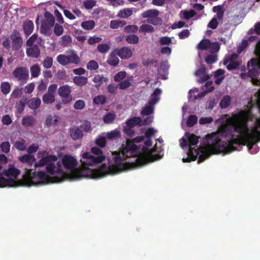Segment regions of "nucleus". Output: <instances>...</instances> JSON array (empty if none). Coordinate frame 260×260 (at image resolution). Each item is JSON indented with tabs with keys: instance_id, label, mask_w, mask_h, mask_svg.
Returning a JSON list of instances; mask_svg holds the SVG:
<instances>
[{
	"instance_id": "1",
	"label": "nucleus",
	"mask_w": 260,
	"mask_h": 260,
	"mask_svg": "<svg viewBox=\"0 0 260 260\" xmlns=\"http://www.w3.org/2000/svg\"><path fill=\"white\" fill-rule=\"evenodd\" d=\"M138 149L136 145L127 140L125 145L123 144L118 152L113 153L115 154L113 157L114 164L109 166L106 164L102 165L98 170L99 175L102 177L114 175L142 164V160L137 157Z\"/></svg>"
},
{
	"instance_id": "2",
	"label": "nucleus",
	"mask_w": 260,
	"mask_h": 260,
	"mask_svg": "<svg viewBox=\"0 0 260 260\" xmlns=\"http://www.w3.org/2000/svg\"><path fill=\"white\" fill-rule=\"evenodd\" d=\"M233 116L228 120V123L222 124L215 133L208 134L206 136L208 150L212 153H230L237 150L235 146H228V142L222 141L221 137H234L235 127L233 124Z\"/></svg>"
},
{
	"instance_id": "3",
	"label": "nucleus",
	"mask_w": 260,
	"mask_h": 260,
	"mask_svg": "<svg viewBox=\"0 0 260 260\" xmlns=\"http://www.w3.org/2000/svg\"><path fill=\"white\" fill-rule=\"evenodd\" d=\"M38 155H41L42 158L38 162L35 163L34 167L35 168L45 166L46 171L48 174L52 175H61V177L55 178L57 182L63 180V176L64 173L61 169V163L57 160L58 158L56 155H49L45 150L39 151Z\"/></svg>"
},
{
	"instance_id": "4",
	"label": "nucleus",
	"mask_w": 260,
	"mask_h": 260,
	"mask_svg": "<svg viewBox=\"0 0 260 260\" xmlns=\"http://www.w3.org/2000/svg\"><path fill=\"white\" fill-rule=\"evenodd\" d=\"M257 118H255L249 111L241 110L238 114L233 116V124L236 133H250L248 122L253 121L255 119V122Z\"/></svg>"
},
{
	"instance_id": "5",
	"label": "nucleus",
	"mask_w": 260,
	"mask_h": 260,
	"mask_svg": "<svg viewBox=\"0 0 260 260\" xmlns=\"http://www.w3.org/2000/svg\"><path fill=\"white\" fill-rule=\"evenodd\" d=\"M91 152L92 154L89 152H85L81 154L80 162L83 167L93 166L101 164L105 160L106 156L101 148L92 147Z\"/></svg>"
},
{
	"instance_id": "6",
	"label": "nucleus",
	"mask_w": 260,
	"mask_h": 260,
	"mask_svg": "<svg viewBox=\"0 0 260 260\" xmlns=\"http://www.w3.org/2000/svg\"><path fill=\"white\" fill-rule=\"evenodd\" d=\"M257 58H252L247 63V67L249 69L247 73H242L240 76L242 79H246L248 77L251 78V81L254 84L258 85L259 80L257 79L260 74V48L256 50Z\"/></svg>"
},
{
	"instance_id": "7",
	"label": "nucleus",
	"mask_w": 260,
	"mask_h": 260,
	"mask_svg": "<svg viewBox=\"0 0 260 260\" xmlns=\"http://www.w3.org/2000/svg\"><path fill=\"white\" fill-rule=\"evenodd\" d=\"M23 181L28 186L37 184H46L48 183L47 176L44 171L32 172L31 170H27L26 175L23 176Z\"/></svg>"
},
{
	"instance_id": "8",
	"label": "nucleus",
	"mask_w": 260,
	"mask_h": 260,
	"mask_svg": "<svg viewBox=\"0 0 260 260\" xmlns=\"http://www.w3.org/2000/svg\"><path fill=\"white\" fill-rule=\"evenodd\" d=\"M212 153L206 147H200L198 149L190 148L188 149L187 154L188 157L183 158L182 161L184 162H189L195 160L199 155L198 163H201L206 159Z\"/></svg>"
},
{
	"instance_id": "9",
	"label": "nucleus",
	"mask_w": 260,
	"mask_h": 260,
	"mask_svg": "<svg viewBox=\"0 0 260 260\" xmlns=\"http://www.w3.org/2000/svg\"><path fill=\"white\" fill-rule=\"evenodd\" d=\"M20 173V170L13 166L10 167L7 170H4L3 173H0V187L13 186L15 183L14 179Z\"/></svg>"
},
{
	"instance_id": "10",
	"label": "nucleus",
	"mask_w": 260,
	"mask_h": 260,
	"mask_svg": "<svg viewBox=\"0 0 260 260\" xmlns=\"http://www.w3.org/2000/svg\"><path fill=\"white\" fill-rule=\"evenodd\" d=\"M244 133L246 134V145L247 146L248 149L250 150L254 144L260 141V117L256 119L254 127L250 133Z\"/></svg>"
},
{
	"instance_id": "11",
	"label": "nucleus",
	"mask_w": 260,
	"mask_h": 260,
	"mask_svg": "<svg viewBox=\"0 0 260 260\" xmlns=\"http://www.w3.org/2000/svg\"><path fill=\"white\" fill-rule=\"evenodd\" d=\"M56 60L59 64L63 66L69 64L77 65L81 61L79 56L76 52L73 50L67 51V54L58 55L57 56Z\"/></svg>"
},
{
	"instance_id": "12",
	"label": "nucleus",
	"mask_w": 260,
	"mask_h": 260,
	"mask_svg": "<svg viewBox=\"0 0 260 260\" xmlns=\"http://www.w3.org/2000/svg\"><path fill=\"white\" fill-rule=\"evenodd\" d=\"M55 18L54 16L48 11L44 13V18L42 20L40 32L46 36H50L51 34V28L54 26Z\"/></svg>"
},
{
	"instance_id": "13",
	"label": "nucleus",
	"mask_w": 260,
	"mask_h": 260,
	"mask_svg": "<svg viewBox=\"0 0 260 260\" xmlns=\"http://www.w3.org/2000/svg\"><path fill=\"white\" fill-rule=\"evenodd\" d=\"M58 93L59 95L63 98L62 102L64 104L70 103L72 101L71 88L68 85L59 87L58 89Z\"/></svg>"
},
{
	"instance_id": "14",
	"label": "nucleus",
	"mask_w": 260,
	"mask_h": 260,
	"mask_svg": "<svg viewBox=\"0 0 260 260\" xmlns=\"http://www.w3.org/2000/svg\"><path fill=\"white\" fill-rule=\"evenodd\" d=\"M61 162L66 169L71 171L76 169L78 164L77 159L70 155H64L62 158Z\"/></svg>"
},
{
	"instance_id": "15",
	"label": "nucleus",
	"mask_w": 260,
	"mask_h": 260,
	"mask_svg": "<svg viewBox=\"0 0 260 260\" xmlns=\"http://www.w3.org/2000/svg\"><path fill=\"white\" fill-rule=\"evenodd\" d=\"M13 76L18 81L25 83L28 79V71L24 67L16 68L13 72Z\"/></svg>"
},
{
	"instance_id": "16",
	"label": "nucleus",
	"mask_w": 260,
	"mask_h": 260,
	"mask_svg": "<svg viewBox=\"0 0 260 260\" xmlns=\"http://www.w3.org/2000/svg\"><path fill=\"white\" fill-rule=\"evenodd\" d=\"M12 47L14 50H18L22 47L23 43L22 38L20 36V34L17 30H14L12 35Z\"/></svg>"
},
{
	"instance_id": "17",
	"label": "nucleus",
	"mask_w": 260,
	"mask_h": 260,
	"mask_svg": "<svg viewBox=\"0 0 260 260\" xmlns=\"http://www.w3.org/2000/svg\"><path fill=\"white\" fill-rule=\"evenodd\" d=\"M121 59H126L131 58L133 55V52L129 47H123L120 49H115Z\"/></svg>"
},
{
	"instance_id": "18",
	"label": "nucleus",
	"mask_w": 260,
	"mask_h": 260,
	"mask_svg": "<svg viewBox=\"0 0 260 260\" xmlns=\"http://www.w3.org/2000/svg\"><path fill=\"white\" fill-rule=\"evenodd\" d=\"M240 134V136L238 138H234L232 137V139L228 142V146H234V144H237L238 145H246V142L245 141V139L246 138V134L243 133H238Z\"/></svg>"
},
{
	"instance_id": "19",
	"label": "nucleus",
	"mask_w": 260,
	"mask_h": 260,
	"mask_svg": "<svg viewBox=\"0 0 260 260\" xmlns=\"http://www.w3.org/2000/svg\"><path fill=\"white\" fill-rule=\"evenodd\" d=\"M29 48H26V53L27 56L38 58L40 55V49L38 45L35 44L32 46H28Z\"/></svg>"
},
{
	"instance_id": "20",
	"label": "nucleus",
	"mask_w": 260,
	"mask_h": 260,
	"mask_svg": "<svg viewBox=\"0 0 260 260\" xmlns=\"http://www.w3.org/2000/svg\"><path fill=\"white\" fill-rule=\"evenodd\" d=\"M18 160L22 163L26 164L28 166H32L36 159L32 154H26L18 157Z\"/></svg>"
},
{
	"instance_id": "21",
	"label": "nucleus",
	"mask_w": 260,
	"mask_h": 260,
	"mask_svg": "<svg viewBox=\"0 0 260 260\" xmlns=\"http://www.w3.org/2000/svg\"><path fill=\"white\" fill-rule=\"evenodd\" d=\"M93 82L95 83L94 87L98 89L104 83H107L109 79L107 77H104L103 75L98 74L95 75L92 79Z\"/></svg>"
},
{
	"instance_id": "22",
	"label": "nucleus",
	"mask_w": 260,
	"mask_h": 260,
	"mask_svg": "<svg viewBox=\"0 0 260 260\" xmlns=\"http://www.w3.org/2000/svg\"><path fill=\"white\" fill-rule=\"evenodd\" d=\"M117 56H118V54L114 49L110 53L107 60V63L111 66H117L119 64V59Z\"/></svg>"
},
{
	"instance_id": "23",
	"label": "nucleus",
	"mask_w": 260,
	"mask_h": 260,
	"mask_svg": "<svg viewBox=\"0 0 260 260\" xmlns=\"http://www.w3.org/2000/svg\"><path fill=\"white\" fill-rule=\"evenodd\" d=\"M185 136L188 140L189 149L192 148V146H196L199 142V137L193 134H190L189 132H186Z\"/></svg>"
},
{
	"instance_id": "24",
	"label": "nucleus",
	"mask_w": 260,
	"mask_h": 260,
	"mask_svg": "<svg viewBox=\"0 0 260 260\" xmlns=\"http://www.w3.org/2000/svg\"><path fill=\"white\" fill-rule=\"evenodd\" d=\"M142 119L140 117H134L126 121V125L129 128H133L135 126H141Z\"/></svg>"
},
{
	"instance_id": "25",
	"label": "nucleus",
	"mask_w": 260,
	"mask_h": 260,
	"mask_svg": "<svg viewBox=\"0 0 260 260\" xmlns=\"http://www.w3.org/2000/svg\"><path fill=\"white\" fill-rule=\"evenodd\" d=\"M34 23L31 20H27L23 22V29L26 36H29L34 30Z\"/></svg>"
},
{
	"instance_id": "26",
	"label": "nucleus",
	"mask_w": 260,
	"mask_h": 260,
	"mask_svg": "<svg viewBox=\"0 0 260 260\" xmlns=\"http://www.w3.org/2000/svg\"><path fill=\"white\" fill-rule=\"evenodd\" d=\"M70 136L74 140L80 139L83 136V131L79 127L73 128L70 130Z\"/></svg>"
},
{
	"instance_id": "27",
	"label": "nucleus",
	"mask_w": 260,
	"mask_h": 260,
	"mask_svg": "<svg viewBox=\"0 0 260 260\" xmlns=\"http://www.w3.org/2000/svg\"><path fill=\"white\" fill-rule=\"evenodd\" d=\"M41 104L40 99L38 98H33L30 99L28 103V107L31 110H36L40 107Z\"/></svg>"
},
{
	"instance_id": "28",
	"label": "nucleus",
	"mask_w": 260,
	"mask_h": 260,
	"mask_svg": "<svg viewBox=\"0 0 260 260\" xmlns=\"http://www.w3.org/2000/svg\"><path fill=\"white\" fill-rule=\"evenodd\" d=\"M36 122V119L32 116L24 117L22 119L21 124L24 127H28L32 126Z\"/></svg>"
},
{
	"instance_id": "29",
	"label": "nucleus",
	"mask_w": 260,
	"mask_h": 260,
	"mask_svg": "<svg viewBox=\"0 0 260 260\" xmlns=\"http://www.w3.org/2000/svg\"><path fill=\"white\" fill-rule=\"evenodd\" d=\"M159 14V12L157 10L150 9L143 12L142 13V17L144 18L152 19L156 17Z\"/></svg>"
},
{
	"instance_id": "30",
	"label": "nucleus",
	"mask_w": 260,
	"mask_h": 260,
	"mask_svg": "<svg viewBox=\"0 0 260 260\" xmlns=\"http://www.w3.org/2000/svg\"><path fill=\"white\" fill-rule=\"evenodd\" d=\"M74 83L78 86H83L88 82L87 78L84 76H75L73 78Z\"/></svg>"
},
{
	"instance_id": "31",
	"label": "nucleus",
	"mask_w": 260,
	"mask_h": 260,
	"mask_svg": "<svg viewBox=\"0 0 260 260\" xmlns=\"http://www.w3.org/2000/svg\"><path fill=\"white\" fill-rule=\"evenodd\" d=\"M95 23L94 20H87L83 21L81 24V26L85 30H90L94 28Z\"/></svg>"
},
{
	"instance_id": "32",
	"label": "nucleus",
	"mask_w": 260,
	"mask_h": 260,
	"mask_svg": "<svg viewBox=\"0 0 260 260\" xmlns=\"http://www.w3.org/2000/svg\"><path fill=\"white\" fill-rule=\"evenodd\" d=\"M42 101L45 104H51L55 101V95L47 92L43 95Z\"/></svg>"
},
{
	"instance_id": "33",
	"label": "nucleus",
	"mask_w": 260,
	"mask_h": 260,
	"mask_svg": "<svg viewBox=\"0 0 260 260\" xmlns=\"http://www.w3.org/2000/svg\"><path fill=\"white\" fill-rule=\"evenodd\" d=\"M133 14V11L131 9L129 8H125L122 10H121L118 14V17L122 18H126L128 17L131 16Z\"/></svg>"
},
{
	"instance_id": "34",
	"label": "nucleus",
	"mask_w": 260,
	"mask_h": 260,
	"mask_svg": "<svg viewBox=\"0 0 260 260\" xmlns=\"http://www.w3.org/2000/svg\"><path fill=\"white\" fill-rule=\"evenodd\" d=\"M213 11L214 12L216 13V17H217L219 21L223 19L224 16V12L222 10V8L221 6L218 5L217 6L213 7Z\"/></svg>"
},
{
	"instance_id": "35",
	"label": "nucleus",
	"mask_w": 260,
	"mask_h": 260,
	"mask_svg": "<svg viewBox=\"0 0 260 260\" xmlns=\"http://www.w3.org/2000/svg\"><path fill=\"white\" fill-rule=\"evenodd\" d=\"M30 71L31 77L36 78L40 75L41 69L38 64H35L30 67Z\"/></svg>"
},
{
	"instance_id": "36",
	"label": "nucleus",
	"mask_w": 260,
	"mask_h": 260,
	"mask_svg": "<svg viewBox=\"0 0 260 260\" xmlns=\"http://www.w3.org/2000/svg\"><path fill=\"white\" fill-rule=\"evenodd\" d=\"M231 102V98L229 95L224 96L220 102V107L221 108H226L230 105Z\"/></svg>"
},
{
	"instance_id": "37",
	"label": "nucleus",
	"mask_w": 260,
	"mask_h": 260,
	"mask_svg": "<svg viewBox=\"0 0 260 260\" xmlns=\"http://www.w3.org/2000/svg\"><path fill=\"white\" fill-rule=\"evenodd\" d=\"M58 117L57 116L49 115L46 119L45 124L47 126H50L52 125H56L58 121Z\"/></svg>"
},
{
	"instance_id": "38",
	"label": "nucleus",
	"mask_w": 260,
	"mask_h": 260,
	"mask_svg": "<svg viewBox=\"0 0 260 260\" xmlns=\"http://www.w3.org/2000/svg\"><path fill=\"white\" fill-rule=\"evenodd\" d=\"M154 31V27L149 24H144L142 25L139 29V31L146 33V32H152Z\"/></svg>"
},
{
	"instance_id": "39",
	"label": "nucleus",
	"mask_w": 260,
	"mask_h": 260,
	"mask_svg": "<svg viewBox=\"0 0 260 260\" xmlns=\"http://www.w3.org/2000/svg\"><path fill=\"white\" fill-rule=\"evenodd\" d=\"M11 86L10 84L8 82H2L1 84V89L2 93L7 95L10 91Z\"/></svg>"
},
{
	"instance_id": "40",
	"label": "nucleus",
	"mask_w": 260,
	"mask_h": 260,
	"mask_svg": "<svg viewBox=\"0 0 260 260\" xmlns=\"http://www.w3.org/2000/svg\"><path fill=\"white\" fill-rule=\"evenodd\" d=\"M220 49V46L217 42H213L211 43L210 42V45L209 46L208 50L209 52H211L213 54H214L217 52Z\"/></svg>"
},
{
	"instance_id": "41",
	"label": "nucleus",
	"mask_w": 260,
	"mask_h": 260,
	"mask_svg": "<svg viewBox=\"0 0 260 260\" xmlns=\"http://www.w3.org/2000/svg\"><path fill=\"white\" fill-rule=\"evenodd\" d=\"M125 41L129 44H136L139 42V38L135 35H131L126 36Z\"/></svg>"
},
{
	"instance_id": "42",
	"label": "nucleus",
	"mask_w": 260,
	"mask_h": 260,
	"mask_svg": "<svg viewBox=\"0 0 260 260\" xmlns=\"http://www.w3.org/2000/svg\"><path fill=\"white\" fill-rule=\"evenodd\" d=\"M127 73L125 71H120L117 73L114 76V80L115 82H120L126 77Z\"/></svg>"
},
{
	"instance_id": "43",
	"label": "nucleus",
	"mask_w": 260,
	"mask_h": 260,
	"mask_svg": "<svg viewBox=\"0 0 260 260\" xmlns=\"http://www.w3.org/2000/svg\"><path fill=\"white\" fill-rule=\"evenodd\" d=\"M210 41L208 39L202 40L198 45V48L202 50L208 49Z\"/></svg>"
},
{
	"instance_id": "44",
	"label": "nucleus",
	"mask_w": 260,
	"mask_h": 260,
	"mask_svg": "<svg viewBox=\"0 0 260 260\" xmlns=\"http://www.w3.org/2000/svg\"><path fill=\"white\" fill-rule=\"evenodd\" d=\"M154 107L152 106H146L141 111V114L142 116H147L153 113Z\"/></svg>"
},
{
	"instance_id": "45",
	"label": "nucleus",
	"mask_w": 260,
	"mask_h": 260,
	"mask_svg": "<svg viewBox=\"0 0 260 260\" xmlns=\"http://www.w3.org/2000/svg\"><path fill=\"white\" fill-rule=\"evenodd\" d=\"M10 143L8 142H3L0 144L1 150L2 152L5 153H8L10 151Z\"/></svg>"
},
{
	"instance_id": "46",
	"label": "nucleus",
	"mask_w": 260,
	"mask_h": 260,
	"mask_svg": "<svg viewBox=\"0 0 260 260\" xmlns=\"http://www.w3.org/2000/svg\"><path fill=\"white\" fill-rule=\"evenodd\" d=\"M15 148L20 151H24L26 149V146L25 144V140H22L21 141H16L14 143Z\"/></svg>"
},
{
	"instance_id": "47",
	"label": "nucleus",
	"mask_w": 260,
	"mask_h": 260,
	"mask_svg": "<svg viewBox=\"0 0 260 260\" xmlns=\"http://www.w3.org/2000/svg\"><path fill=\"white\" fill-rule=\"evenodd\" d=\"M26 104V99L25 100H21L19 102L16 104V108L17 109V112L19 113H21L25 108Z\"/></svg>"
},
{
	"instance_id": "48",
	"label": "nucleus",
	"mask_w": 260,
	"mask_h": 260,
	"mask_svg": "<svg viewBox=\"0 0 260 260\" xmlns=\"http://www.w3.org/2000/svg\"><path fill=\"white\" fill-rule=\"evenodd\" d=\"M94 104L97 105L104 104L106 102V98L103 95H99L96 96L93 100Z\"/></svg>"
},
{
	"instance_id": "49",
	"label": "nucleus",
	"mask_w": 260,
	"mask_h": 260,
	"mask_svg": "<svg viewBox=\"0 0 260 260\" xmlns=\"http://www.w3.org/2000/svg\"><path fill=\"white\" fill-rule=\"evenodd\" d=\"M197 121L198 117L196 115H190L187 120V126L188 127H192L197 123Z\"/></svg>"
},
{
	"instance_id": "50",
	"label": "nucleus",
	"mask_w": 260,
	"mask_h": 260,
	"mask_svg": "<svg viewBox=\"0 0 260 260\" xmlns=\"http://www.w3.org/2000/svg\"><path fill=\"white\" fill-rule=\"evenodd\" d=\"M72 42V38L70 36L65 35L60 38V44L62 46H66Z\"/></svg>"
},
{
	"instance_id": "51",
	"label": "nucleus",
	"mask_w": 260,
	"mask_h": 260,
	"mask_svg": "<svg viewBox=\"0 0 260 260\" xmlns=\"http://www.w3.org/2000/svg\"><path fill=\"white\" fill-rule=\"evenodd\" d=\"M110 46L107 44H101L97 47V50L102 53H106L108 52L110 49Z\"/></svg>"
},
{
	"instance_id": "52",
	"label": "nucleus",
	"mask_w": 260,
	"mask_h": 260,
	"mask_svg": "<svg viewBox=\"0 0 260 260\" xmlns=\"http://www.w3.org/2000/svg\"><path fill=\"white\" fill-rule=\"evenodd\" d=\"M124 31L127 34L136 33L138 31L139 28L138 26L135 25H128L126 26L124 28Z\"/></svg>"
},
{
	"instance_id": "53",
	"label": "nucleus",
	"mask_w": 260,
	"mask_h": 260,
	"mask_svg": "<svg viewBox=\"0 0 260 260\" xmlns=\"http://www.w3.org/2000/svg\"><path fill=\"white\" fill-rule=\"evenodd\" d=\"M43 65L44 68L49 69L53 65V58L50 56H47L43 62Z\"/></svg>"
},
{
	"instance_id": "54",
	"label": "nucleus",
	"mask_w": 260,
	"mask_h": 260,
	"mask_svg": "<svg viewBox=\"0 0 260 260\" xmlns=\"http://www.w3.org/2000/svg\"><path fill=\"white\" fill-rule=\"evenodd\" d=\"M54 33L56 36H60L63 32V28L62 26L58 23H54Z\"/></svg>"
},
{
	"instance_id": "55",
	"label": "nucleus",
	"mask_w": 260,
	"mask_h": 260,
	"mask_svg": "<svg viewBox=\"0 0 260 260\" xmlns=\"http://www.w3.org/2000/svg\"><path fill=\"white\" fill-rule=\"evenodd\" d=\"M132 85L131 82L128 80H125L121 81L118 84V88L121 90H124L128 88Z\"/></svg>"
},
{
	"instance_id": "56",
	"label": "nucleus",
	"mask_w": 260,
	"mask_h": 260,
	"mask_svg": "<svg viewBox=\"0 0 260 260\" xmlns=\"http://www.w3.org/2000/svg\"><path fill=\"white\" fill-rule=\"evenodd\" d=\"M120 136V133L118 130H114L107 134V137L109 139H115Z\"/></svg>"
},
{
	"instance_id": "57",
	"label": "nucleus",
	"mask_w": 260,
	"mask_h": 260,
	"mask_svg": "<svg viewBox=\"0 0 260 260\" xmlns=\"http://www.w3.org/2000/svg\"><path fill=\"white\" fill-rule=\"evenodd\" d=\"M240 66V62L236 60H229V63L226 66L228 70H232L237 69Z\"/></svg>"
},
{
	"instance_id": "58",
	"label": "nucleus",
	"mask_w": 260,
	"mask_h": 260,
	"mask_svg": "<svg viewBox=\"0 0 260 260\" xmlns=\"http://www.w3.org/2000/svg\"><path fill=\"white\" fill-rule=\"evenodd\" d=\"M217 60V56L214 54L208 55L205 58V61L207 64H212L215 62Z\"/></svg>"
},
{
	"instance_id": "59",
	"label": "nucleus",
	"mask_w": 260,
	"mask_h": 260,
	"mask_svg": "<svg viewBox=\"0 0 260 260\" xmlns=\"http://www.w3.org/2000/svg\"><path fill=\"white\" fill-rule=\"evenodd\" d=\"M115 115L113 113H109L106 114L103 117V120L106 123H111L115 119Z\"/></svg>"
},
{
	"instance_id": "60",
	"label": "nucleus",
	"mask_w": 260,
	"mask_h": 260,
	"mask_svg": "<svg viewBox=\"0 0 260 260\" xmlns=\"http://www.w3.org/2000/svg\"><path fill=\"white\" fill-rule=\"evenodd\" d=\"M85 107V103L83 100H78L74 104V108L76 110H82Z\"/></svg>"
},
{
	"instance_id": "61",
	"label": "nucleus",
	"mask_w": 260,
	"mask_h": 260,
	"mask_svg": "<svg viewBox=\"0 0 260 260\" xmlns=\"http://www.w3.org/2000/svg\"><path fill=\"white\" fill-rule=\"evenodd\" d=\"M98 62L93 60H90L87 64V68L90 71L96 70L99 68Z\"/></svg>"
},
{
	"instance_id": "62",
	"label": "nucleus",
	"mask_w": 260,
	"mask_h": 260,
	"mask_svg": "<svg viewBox=\"0 0 260 260\" xmlns=\"http://www.w3.org/2000/svg\"><path fill=\"white\" fill-rule=\"evenodd\" d=\"M218 20L217 17H213L209 22L208 27L213 29L216 28L218 24Z\"/></svg>"
},
{
	"instance_id": "63",
	"label": "nucleus",
	"mask_w": 260,
	"mask_h": 260,
	"mask_svg": "<svg viewBox=\"0 0 260 260\" xmlns=\"http://www.w3.org/2000/svg\"><path fill=\"white\" fill-rule=\"evenodd\" d=\"M95 5L96 2L94 0H86L83 3L84 7L87 10L92 9Z\"/></svg>"
},
{
	"instance_id": "64",
	"label": "nucleus",
	"mask_w": 260,
	"mask_h": 260,
	"mask_svg": "<svg viewBox=\"0 0 260 260\" xmlns=\"http://www.w3.org/2000/svg\"><path fill=\"white\" fill-rule=\"evenodd\" d=\"M107 143V140L105 137H100L95 140V144L101 148L105 147Z\"/></svg>"
}]
</instances>
